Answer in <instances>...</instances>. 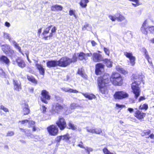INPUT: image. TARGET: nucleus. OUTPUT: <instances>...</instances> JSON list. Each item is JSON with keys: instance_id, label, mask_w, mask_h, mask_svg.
<instances>
[{"instance_id": "nucleus-36", "label": "nucleus", "mask_w": 154, "mask_h": 154, "mask_svg": "<svg viewBox=\"0 0 154 154\" xmlns=\"http://www.w3.org/2000/svg\"><path fill=\"white\" fill-rule=\"evenodd\" d=\"M51 26L52 25H51L45 29L42 33L43 35H45V34L48 33Z\"/></svg>"}, {"instance_id": "nucleus-33", "label": "nucleus", "mask_w": 154, "mask_h": 154, "mask_svg": "<svg viewBox=\"0 0 154 154\" xmlns=\"http://www.w3.org/2000/svg\"><path fill=\"white\" fill-rule=\"evenodd\" d=\"M2 33L3 37L4 38L8 39L10 41L11 40V38L9 33L5 32H3Z\"/></svg>"}, {"instance_id": "nucleus-49", "label": "nucleus", "mask_w": 154, "mask_h": 154, "mask_svg": "<svg viewBox=\"0 0 154 154\" xmlns=\"http://www.w3.org/2000/svg\"><path fill=\"white\" fill-rule=\"evenodd\" d=\"M29 131H27L29 132V133H27V132L26 133V135L29 138H32L34 137V136L31 134L30 133L29 130H28Z\"/></svg>"}, {"instance_id": "nucleus-58", "label": "nucleus", "mask_w": 154, "mask_h": 154, "mask_svg": "<svg viewBox=\"0 0 154 154\" xmlns=\"http://www.w3.org/2000/svg\"><path fill=\"white\" fill-rule=\"evenodd\" d=\"M75 10H70L69 11V14L70 16L73 15L75 14Z\"/></svg>"}, {"instance_id": "nucleus-62", "label": "nucleus", "mask_w": 154, "mask_h": 154, "mask_svg": "<svg viewBox=\"0 0 154 154\" xmlns=\"http://www.w3.org/2000/svg\"><path fill=\"white\" fill-rule=\"evenodd\" d=\"M129 102L131 103H134L135 102V100L133 99L130 98L129 99Z\"/></svg>"}, {"instance_id": "nucleus-43", "label": "nucleus", "mask_w": 154, "mask_h": 154, "mask_svg": "<svg viewBox=\"0 0 154 154\" xmlns=\"http://www.w3.org/2000/svg\"><path fill=\"white\" fill-rule=\"evenodd\" d=\"M102 132V131L101 129V128H98L94 129V133L97 134H100Z\"/></svg>"}, {"instance_id": "nucleus-2", "label": "nucleus", "mask_w": 154, "mask_h": 154, "mask_svg": "<svg viewBox=\"0 0 154 154\" xmlns=\"http://www.w3.org/2000/svg\"><path fill=\"white\" fill-rule=\"evenodd\" d=\"M139 80L134 81L131 85V89L132 91L134 94V98L136 100L140 96V93L139 85L140 84V79Z\"/></svg>"}, {"instance_id": "nucleus-7", "label": "nucleus", "mask_w": 154, "mask_h": 154, "mask_svg": "<svg viewBox=\"0 0 154 154\" xmlns=\"http://www.w3.org/2000/svg\"><path fill=\"white\" fill-rule=\"evenodd\" d=\"M56 124L61 130H64L66 126V124L64 119L60 117L56 122Z\"/></svg>"}, {"instance_id": "nucleus-16", "label": "nucleus", "mask_w": 154, "mask_h": 154, "mask_svg": "<svg viewBox=\"0 0 154 154\" xmlns=\"http://www.w3.org/2000/svg\"><path fill=\"white\" fill-rule=\"evenodd\" d=\"M146 114L142 112L139 110H137L135 112V116L139 119L143 118L145 116Z\"/></svg>"}, {"instance_id": "nucleus-63", "label": "nucleus", "mask_w": 154, "mask_h": 154, "mask_svg": "<svg viewBox=\"0 0 154 154\" xmlns=\"http://www.w3.org/2000/svg\"><path fill=\"white\" fill-rule=\"evenodd\" d=\"M128 110L129 111L130 113H131L134 112V109L133 108H129L128 109Z\"/></svg>"}, {"instance_id": "nucleus-56", "label": "nucleus", "mask_w": 154, "mask_h": 154, "mask_svg": "<svg viewBox=\"0 0 154 154\" xmlns=\"http://www.w3.org/2000/svg\"><path fill=\"white\" fill-rule=\"evenodd\" d=\"M61 140H62L61 136H57L55 139L56 141L57 142H60Z\"/></svg>"}, {"instance_id": "nucleus-9", "label": "nucleus", "mask_w": 154, "mask_h": 154, "mask_svg": "<svg viewBox=\"0 0 154 154\" xmlns=\"http://www.w3.org/2000/svg\"><path fill=\"white\" fill-rule=\"evenodd\" d=\"M41 97V101L43 103H48L47 100H49L50 99L51 96L49 95L48 92L45 90H43L42 91Z\"/></svg>"}, {"instance_id": "nucleus-38", "label": "nucleus", "mask_w": 154, "mask_h": 154, "mask_svg": "<svg viewBox=\"0 0 154 154\" xmlns=\"http://www.w3.org/2000/svg\"><path fill=\"white\" fill-rule=\"evenodd\" d=\"M105 62L106 65L108 67H111L112 66V63L109 60L107 59H105Z\"/></svg>"}, {"instance_id": "nucleus-22", "label": "nucleus", "mask_w": 154, "mask_h": 154, "mask_svg": "<svg viewBox=\"0 0 154 154\" xmlns=\"http://www.w3.org/2000/svg\"><path fill=\"white\" fill-rule=\"evenodd\" d=\"M0 61L5 63L7 65L9 64L10 63L9 59L5 56L2 55L0 57Z\"/></svg>"}, {"instance_id": "nucleus-14", "label": "nucleus", "mask_w": 154, "mask_h": 154, "mask_svg": "<svg viewBox=\"0 0 154 154\" xmlns=\"http://www.w3.org/2000/svg\"><path fill=\"white\" fill-rule=\"evenodd\" d=\"M58 62L57 60L48 61L47 63V66L48 68L56 67L58 66Z\"/></svg>"}, {"instance_id": "nucleus-41", "label": "nucleus", "mask_w": 154, "mask_h": 154, "mask_svg": "<svg viewBox=\"0 0 154 154\" xmlns=\"http://www.w3.org/2000/svg\"><path fill=\"white\" fill-rule=\"evenodd\" d=\"M71 60V63L72 62H75L77 61V57L76 56V55L75 54H74L73 55L72 59H70Z\"/></svg>"}, {"instance_id": "nucleus-30", "label": "nucleus", "mask_w": 154, "mask_h": 154, "mask_svg": "<svg viewBox=\"0 0 154 154\" xmlns=\"http://www.w3.org/2000/svg\"><path fill=\"white\" fill-rule=\"evenodd\" d=\"M82 94L86 98H88L89 100H92L94 98L95 96L94 95H90L88 94L82 93Z\"/></svg>"}, {"instance_id": "nucleus-50", "label": "nucleus", "mask_w": 154, "mask_h": 154, "mask_svg": "<svg viewBox=\"0 0 154 154\" xmlns=\"http://www.w3.org/2000/svg\"><path fill=\"white\" fill-rule=\"evenodd\" d=\"M103 50L105 54L109 56L110 51L109 49L106 48L104 47Z\"/></svg>"}, {"instance_id": "nucleus-4", "label": "nucleus", "mask_w": 154, "mask_h": 154, "mask_svg": "<svg viewBox=\"0 0 154 154\" xmlns=\"http://www.w3.org/2000/svg\"><path fill=\"white\" fill-rule=\"evenodd\" d=\"M141 31L142 33L145 35H147L148 30L151 33L154 32V26H148L147 21L145 20L143 22L141 28Z\"/></svg>"}, {"instance_id": "nucleus-6", "label": "nucleus", "mask_w": 154, "mask_h": 154, "mask_svg": "<svg viewBox=\"0 0 154 154\" xmlns=\"http://www.w3.org/2000/svg\"><path fill=\"white\" fill-rule=\"evenodd\" d=\"M113 96L115 99L121 100L128 97L129 95L125 91H116Z\"/></svg>"}, {"instance_id": "nucleus-3", "label": "nucleus", "mask_w": 154, "mask_h": 154, "mask_svg": "<svg viewBox=\"0 0 154 154\" xmlns=\"http://www.w3.org/2000/svg\"><path fill=\"white\" fill-rule=\"evenodd\" d=\"M63 109L65 111L67 110V107L66 106L62 105L58 103H53L51 109V112L52 114L58 113L61 110Z\"/></svg>"}, {"instance_id": "nucleus-20", "label": "nucleus", "mask_w": 154, "mask_h": 154, "mask_svg": "<svg viewBox=\"0 0 154 154\" xmlns=\"http://www.w3.org/2000/svg\"><path fill=\"white\" fill-rule=\"evenodd\" d=\"M16 62L18 66L21 68H23L26 66V65L24 61L20 58L16 59Z\"/></svg>"}, {"instance_id": "nucleus-27", "label": "nucleus", "mask_w": 154, "mask_h": 154, "mask_svg": "<svg viewBox=\"0 0 154 154\" xmlns=\"http://www.w3.org/2000/svg\"><path fill=\"white\" fill-rule=\"evenodd\" d=\"M116 70L119 72L125 75L126 74L128 73L127 71L123 69V68L119 66H116Z\"/></svg>"}, {"instance_id": "nucleus-28", "label": "nucleus", "mask_w": 154, "mask_h": 154, "mask_svg": "<svg viewBox=\"0 0 154 154\" xmlns=\"http://www.w3.org/2000/svg\"><path fill=\"white\" fill-rule=\"evenodd\" d=\"M89 2L88 0H81L79 3V4L82 8H85L87 6V3Z\"/></svg>"}, {"instance_id": "nucleus-37", "label": "nucleus", "mask_w": 154, "mask_h": 154, "mask_svg": "<svg viewBox=\"0 0 154 154\" xmlns=\"http://www.w3.org/2000/svg\"><path fill=\"white\" fill-rule=\"evenodd\" d=\"M148 108V105L146 104H144L143 105H141L139 107V109H140L146 110Z\"/></svg>"}, {"instance_id": "nucleus-11", "label": "nucleus", "mask_w": 154, "mask_h": 154, "mask_svg": "<svg viewBox=\"0 0 154 154\" xmlns=\"http://www.w3.org/2000/svg\"><path fill=\"white\" fill-rule=\"evenodd\" d=\"M91 53L85 54L82 52L78 53L77 54L79 59L80 60H86L88 59V57L91 56Z\"/></svg>"}, {"instance_id": "nucleus-47", "label": "nucleus", "mask_w": 154, "mask_h": 154, "mask_svg": "<svg viewBox=\"0 0 154 154\" xmlns=\"http://www.w3.org/2000/svg\"><path fill=\"white\" fill-rule=\"evenodd\" d=\"M28 120L26 119L22 121H20L19 122L21 123L22 124H23L25 125H28Z\"/></svg>"}, {"instance_id": "nucleus-12", "label": "nucleus", "mask_w": 154, "mask_h": 154, "mask_svg": "<svg viewBox=\"0 0 154 154\" xmlns=\"http://www.w3.org/2000/svg\"><path fill=\"white\" fill-rule=\"evenodd\" d=\"M124 54L126 57L129 59L130 63L132 65H134L135 63V58L132 55V53L125 52Z\"/></svg>"}, {"instance_id": "nucleus-46", "label": "nucleus", "mask_w": 154, "mask_h": 154, "mask_svg": "<svg viewBox=\"0 0 154 154\" xmlns=\"http://www.w3.org/2000/svg\"><path fill=\"white\" fill-rule=\"evenodd\" d=\"M0 109L3 110L4 112H9L8 109L7 108L5 107L3 105H1L0 106Z\"/></svg>"}, {"instance_id": "nucleus-21", "label": "nucleus", "mask_w": 154, "mask_h": 154, "mask_svg": "<svg viewBox=\"0 0 154 154\" xmlns=\"http://www.w3.org/2000/svg\"><path fill=\"white\" fill-rule=\"evenodd\" d=\"M35 66L39 70L40 74L42 75H44L45 73V69L43 67V66L37 63L35 64Z\"/></svg>"}, {"instance_id": "nucleus-57", "label": "nucleus", "mask_w": 154, "mask_h": 154, "mask_svg": "<svg viewBox=\"0 0 154 154\" xmlns=\"http://www.w3.org/2000/svg\"><path fill=\"white\" fill-rule=\"evenodd\" d=\"M5 73L3 70L1 69H0V75L2 76H4L5 75Z\"/></svg>"}, {"instance_id": "nucleus-42", "label": "nucleus", "mask_w": 154, "mask_h": 154, "mask_svg": "<svg viewBox=\"0 0 154 154\" xmlns=\"http://www.w3.org/2000/svg\"><path fill=\"white\" fill-rule=\"evenodd\" d=\"M57 29L55 26H54L51 30V32L50 34L49 37H52L53 36V33L56 32Z\"/></svg>"}, {"instance_id": "nucleus-34", "label": "nucleus", "mask_w": 154, "mask_h": 154, "mask_svg": "<svg viewBox=\"0 0 154 154\" xmlns=\"http://www.w3.org/2000/svg\"><path fill=\"white\" fill-rule=\"evenodd\" d=\"M68 125L69 129H72L73 130H75L76 129V126L75 125L72 123V122L69 121L68 124Z\"/></svg>"}, {"instance_id": "nucleus-13", "label": "nucleus", "mask_w": 154, "mask_h": 154, "mask_svg": "<svg viewBox=\"0 0 154 154\" xmlns=\"http://www.w3.org/2000/svg\"><path fill=\"white\" fill-rule=\"evenodd\" d=\"M92 60L95 62H100L103 60L102 56L100 54L97 53H94L92 55Z\"/></svg>"}, {"instance_id": "nucleus-19", "label": "nucleus", "mask_w": 154, "mask_h": 154, "mask_svg": "<svg viewBox=\"0 0 154 154\" xmlns=\"http://www.w3.org/2000/svg\"><path fill=\"white\" fill-rule=\"evenodd\" d=\"M13 84L14 88L16 90L19 91L21 89V83L20 82L16 80H14Z\"/></svg>"}, {"instance_id": "nucleus-59", "label": "nucleus", "mask_w": 154, "mask_h": 154, "mask_svg": "<svg viewBox=\"0 0 154 154\" xmlns=\"http://www.w3.org/2000/svg\"><path fill=\"white\" fill-rule=\"evenodd\" d=\"M86 130H87V131L88 132H91V133H93L94 132V129H89L88 128V127H87Z\"/></svg>"}, {"instance_id": "nucleus-1", "label": "nucleus", "mask_w": 154, "mask_h": 154, "mask_svg": "<svg viewBox=\"0 0 154 154\" xmlns=\"http://www.w3.org/2000/svg\"><path fill=\"white\" fill-rule=\"evenodd\" d=\"M121 76L119 74L114 72L112 73L110 78V80L109 79V75L107 74H105L102 76H100L97 79V85L99 91L102 94H105L107 93L106 85L110 81L111 82L113 80H115L118 78L121 77Z\"/></svg>"}, {"instance_id": "nucleus-48", "label": "nucleus", "mask_w": 154, "mask_h": 154, "mask_svg": "<svg viewBox=\"0 0 154 154\" xmlns=\"http://www.w3.org/2000/svg\"><path fill=\"white\" fill-rule=\"evenodd\" d=\"M150 130H148L146 131H145L143 132L142 133V136H144L146 135H148L150 133Z\"/></svg>"}, {"instance_id": "nucleus-5", "label": "nucleus", "mask_w": 154, "mask_h": 154, "mask_svg": "<svg viewBox=\"0 0 154 154\" xmlns=\"http://www.w3.org/2000/svg\"><path fill=\"white\" fill-rule=\"evenodd\" d=\"M70 58L67 57H63L58 60V66L61 67H66L71 63Z\"/></svg>"}, {"instance_id": "nucleus-31", "label": "nucleus", "mask_w": 154, "mask_h": 154, "mask_svg": "<svg viewBox=\"0 0 154 154\" xmlns=\"http://www.w3.org/2000/svg\"><path fill=\"white\" fill-rule=\"evenodd\" d=\"M13 44L14 45L15 48L18 49L19 51L23 55H24V54L21 51V48L19 46L18 44L17 43L13 41L12 42Z\"/></svg>"}, {"instance_id": "nucleus-54", "label": "nucleus", "mask_w": 154, "mask_h": 154, "mask_svg": "<svg viewBox=\"0 0 154 154\" xmlns=\"http://www.w3.org/2000/svg\"><path fill=\"white\" fill-rule=\"evenodd\" d=\"M109 17L112 21H114L116 20L117 17L115 16L109 15Z\"/></svg>"}, {"instance_id": "nucleus-52", "label": "nucleus", "mask_w": 154, "mask_h": 154, "mask_svg": "<svg viewBox=\"0 0 154 154\" xmlns=\"http://www.w3.org/2000/svg\"><path fill=\"white\" fill-rule=\"evenodd\" d=\"M14 133L13 131H9L7 133L6 136H11L14 135Z\"/></svg>"}, {"instance_id": "nucleus-53", "label": "nucleus", "mask_w": 154, "mask_h": 154, "mask_svg": "<svg viewBox=\"0 0 154 154\" xmlns=\"http://www.w3.org/2000/svg\"><path fill=\"white\" fill-rule=\"evenodd\" d=\"M85 149L86 150L88 154H90V152H91L93 151V149L91 148H88V147H86L85 148Z\"/></svg>"}, {"instance_id": "nucleus-45", "label": "nucleus", "mask_w": 154, "mask_h": 154, "mask_svg": "<svg viewBox=\"0 0 154 154\" xmlns=\"http://www.w3.org/2000/svg\"><path fill=\"white\" fill-rule=\"evenodd\" d=\"M35 123V122L33 121L28 120V126L29 127H32Z\"/></svg>"}, {"instance_id": "nucleus-44", "label": "nucleus", "mask_w": 154, "mask_h": 154, "mask_svg": "<svg viewBox=\"0 0 154 154\" xmlns=\"http://www.w3.org/2000/svg\"><path fill=\"white\" fill-rule=\"evenodd\" d=\"M41 110L44 113H45L46 112L47 108L44 105H42L40 108Z\"/></svg>"}, {"instance_id": "nucleus-32", "label": "nucleus", "mask_w": 154, "mask_h": 154, "mask_svg": "<svg viewBox=\"0 0 154 154\" xmlns=\"http://www.w3.org/2000/svg\"><path fill=\"white\" fill-rule=\"evenodd\" d=\"M13 44L14 45L15 48L18 49L19 51L23 55H24V54L21 51V48L19 46L18 44L17 43L13 41L12 42Z\"/></svg>"}, {"instance_id": "nucleus-10", "label": "nucleus", "mask_w": 154, "mask_h": 154, "mask_svg": "<svg viewBox=\"0 0 154 154\" xmlns=\"http://www.w3.org/2000/svg\"><path fill=\"white\" fill-rule=\"evenodd\" d=\"M104 65L101 63H99L96 64L95 66V73L97 75L100 74L104 71Z\"/></svg>"}, {"instance_id": "nucleus-55", "label": "nucleus", "mask_w": 154, "mask_h": 154, "mask_svg": "<svg viewBox=\"0 0 154 154\" xmlns=\"http://www.w3.org/2000/svg\"><path fill=\"white\" fill-rule=\"evenodd\" d=\"M25 54L26 56V57H27V59L28 61L29 62H30V61L29 58V52L28 51L26 50L25 51Z\"/></svg>"}, {"instance_id": "nucleus-64", "label": "nucleus", "mask_w": 154, "mask_h": 154, "mask_svg": "<svg viewBox=\"0 0 154 154\" xmlns=\"http://www.w3.org/2000/svg\"><path fill=\"white\" fill-rule=\"evenodd\" d=\"M5 25L8 27H9L10 26V23L8 22H6L5 23Z\"/></svg>"}, {"instance_id": "nucleus-29", "label": "nucleus", "mask_w": 154, "mask_h": 154, "mask_svg": "<svg viewBox=\"0 0 154 154\" xmlns=\"http://www.w3.org/2000/svg\"><path fill=\"white\" fill-rule=\"evenodd\" d=\"M142 51L143 54V55L144 56L145 58L146 59H148L149 58V56L148 54V52L145 48L143 47L142 49Z\"/></svg>"}, {"instance_id": "nucleus-35", "label": "nucleus", "mask_w": 154, "mask_h": 154, "mask_svg": "<svg viewBox=\"0 0 154 154\" xmlns=\"http://www.w3.org/2000/svg\"><path fill=\"white\" fill-rule=\"evenodd\" d=\"M62 140L65 141L68 140L70 138V137L69 135L68 134H66L63 135H62Z\"/></svg>"}, {"instance_id": "nucleus-18", "label": "nucleus", "mask_w": 154, "mask_h": 154, "mask_svg": "<svg viewBox=\"0 0 154 154\" xmlns=\"http://www.w3.org/2000/svg\"><path fill=\"white\" fill-rule=\"evenodd\" d=\"M23 112L24 115L28 114L30 112V110L29 108L28 105L24 103L23 105Z\"/></svg>"}, {"instance_id": "nucleus-40", "label": "nucleus", "mask_w": 154, "mask_h": 154, "mask_svg": "<svg viewBox=\"0 0 154 154\" xmlns=\"http://www.w3.org/2000/svg\"><path fill=\"white\" fill-rule=\"evenodd\" d=\"M125 19V18L122 15L119 14V16L118 17H117L116 20L120 22L124 20Z\"/></svg>"}, {"instance_id": "nucleus-8", "label": "nucleus", "mask_w": 154, "mask_h": 154, "mask_svg": "<svg viewBox=\"0 0 154 154\" xmlns=\"http://www.w3.org/2000/svg\"><path fill=\"white\" fill-rule=\"evenodd\" d=\"M47 129L49 134L51 135H56L57 134L58 132V128L54 125H50L47 128Z\"/></svg>"}, {"instance_id": "nucleus-17", "label": "nucleus", "mask_w": 154, "mask_h": 154, "mask_svg": "<svg viewBox=\"0 0 154 154\" xmlns=\"http://www.w3.org/2000/svg\"><path fill=\"white\" fill-rule=\"evenodd\" d=\"M112 83L115 85L121 86L123 83V79L121 77L118 78L112 82Z\"/></svg>"}, {"instance_id": "nucleus-24", "label": "nucleus", "mask_w": 154, "mask_h": 154, "mask_svg": "<svg viewBox=\"0 0 154 154\" xmlns=\"http://www.w3.org/2000/svg\"><path fill=\"white\" fill-rule=\"evenodd\" d=\"M61 89L63 91L66 92H69L74 93H77L79 92V91L76 90H73L67 88H61Z\"/></svg>"}, {"instance_id": "nucleus-51", "label": "nucleus", "mask_w": 154, "mask_h": 154, "mask_svg": "<svg viewBox=\"0 0 154 154\" xmlns=\"http://www.w3.org/2000/svg\"><path fill=\"white\" fill-rule=\"evenodd\" d=\"M78 106V105L77 104L75 103H72L70 105V108L72 109H74Z\"/></svg>"}, {"instance_id": "nucleus-26", "label": "nucleus", "mask_w": 154, "mask_h": 154, "mask_svg": "<svg viewBox=\"0 0 154 154\" xmlns=\"http://www.w3.org/2000/svg\"><path fill=\"white\" fill-rule=\"evenodd\" d=\"M77 73L82 77L85 78H86V75L85 74L84 70L82 68L79 69Z\"/></svg>"}, {"instance_id": "nucleus-39", "label": "nucleus", "mask_w": 154, "mask_h": 154, "mask_svg": "<svg viewBox=\"0 0 154 154\" xmlns=\"http://www.w3.org/2000/svg\"><path fill=\"white\" fill-rule=\"evenodd\" d=\"M82 29L83 30H91V28L89 26V25L88 23H86L83 27Z\"/></svg>"}, {"instance_id": "nucleus-23", "label": "nucleus", "mask_w": 154, "mask_h": 154, "mask_svg": "<svg viewBox=\"0 0 154 154\" xmlns=\"http://www.w3.org/2000/svg\"><path fill=\"white\" fill-rule=\"evenodd\" d=\"M63 9V7L60 5H56L52 6L51 7V10L52 11H61Z\"/></svg>"}, {"instance_id": "nucleus-15", "label": "nucleus", "mask_w": 154, "mask_h": 154, "mask_svg": "<svg viewBox=\"0 0 154 154\" xmlns=\"http://www.w3.org/2000/svg\"><path fill=\"white\" fill-rule=\"evenodd\" d=\"M1 47L2 50L5 54L8 53V52H11V54H12V53H14L13 51L10 50V47L8 45L6 44L5 45H2L1 46Z\"/></svg>"}, {"instance_id": "nucleus-25", "label": "nucleus", "mask_w": 154, "mask_h": 154, "mask_svg": "<svg viewBox=\"0 0 154 154\" xmlns=\"http://www.w3.org/2000/svg\"><path fill=\"white\" fill-rule=\"evenodd\" d=\"M27 79L29 81L31 82L32 83L36 84L37 83V81L35 78L32 75H27Z\"/></svg>"}, {"instance_id": "nucleus-60", "label": "nucleus", "mask_w": 154, "mask_h": 154, "mask_svg": "<svg viewBox=\"0 0 154 154\" xmlns=\"http://www.w3.org/2000/svg\"><path fill=\"white\" fill-rule=\"evenodd\" d=\"M116 107L119 108H122L125 107V106L122 105H120L119 104L117 103L116 104Z\"/></svg>"}, {"instance_id": "nucleus-61", "label": "nucleus", "mask_w": 154, "mask_h": 154, "mask_svg": "<svg viewBox=\"0 0 154 154\" xmlns=\"http://www.w3.org/2000/svg\"><path fill=\"white\" fill-rule=\"evenodd\" d=\"M29 92L31 93H32L33 92L34 88L32 87H30L29 88Z\"/></svg>"}]
</instances>
